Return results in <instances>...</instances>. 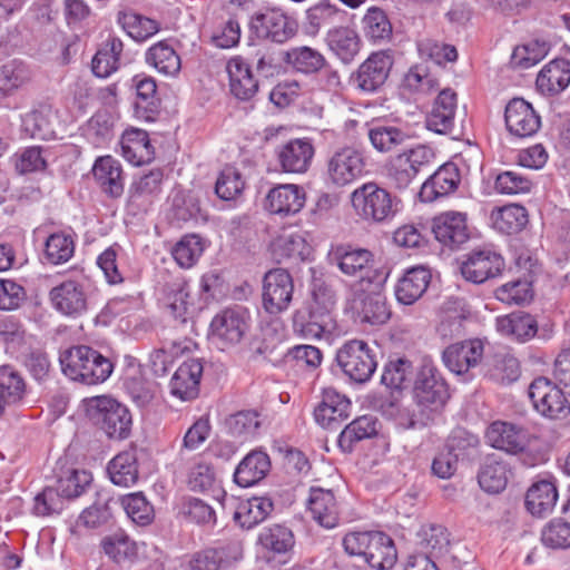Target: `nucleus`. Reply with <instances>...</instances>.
I'll use <instances>...</instances> for the list:
<instances>
[{
  "mask_svg": "<svg viewBox=\"0 0 570 570\" xmlns=\"http://www.w3.org/2000/svg\"><path fill=\"white\" fill-rule=\"evenodd\" d=\"M509 474L507 462L495 455H489L479 471L478 481L485 492L499 493L505 489Z\"/></svg>",
  "mask_w": 570,
  "mask_h": 570,
  "instance_id": "nucleus-38",
  "label": "nucleus"
},
{
  "mask_svg": "<svg viewBox=\"0 0 570 570\" xmlns=\"http://www.w3.org/2000/svg\"><path fill=\"white\" fill-rule=\"evenodd\" d=\"M484 353L483 342L479 338L458 342L448 346L442 354L445 366L456 375L468 373L478 366Z\"/></svg>",
  "mask_w": 570,
  "mask_h": 570,
  "instance_id": "nucleus-16",
  "label": "nucleus"
},
{
  "mask_svg": "<svg viewBox=\"0 0 570 570\" xmlns=\"http://www.w3.org/2000/svg\"><path fill=\"white\" fill-rule=\"evenodd\" d=\"M145 61L157 72L166 77H176L181 69V60L176 50L166 41L161 40L145 53Z\"/></svg>",
  "mask_w": 570,
  "mask_h": 570,
  "instance_id": "nucleus-36",
  "label": "nucleus"
},
{
  "mask_svg": "<svg viewBox=\"0 0 570 570\" xmlns=\"http://www.w3.org/2000/svg\"><path fill=\"white\" fill-rule=\"evenodd\" d=\"M456 94L443 89L435 98L431 111L425 119V127L439 135H448L454 127Z\"/></svg>",
  "mask_w": 570,
  "mask_h": 570,
  "instance_id": "nucleus-23",
  "label": "nucleus"
},
{
  "mask_svg": "<svg viewBox=\"0 0 570 570\" xmlns=\"http://www.w3.org/2000/svg\"><path fill=\"white\" fill-rule=\"evenodd\" d=\"M351 401L334 389H325L314 410L315 421L324 429L336 430L351 414Z\"/></svg>",
  "mask_w": 570,
  "mask_h": 570,
  "instance_id": "nucleus-19",
  "label": "nucleus"
},
{
  "mask_svg": "<svg viewBox=\"0 0 570 570\" xmlns=\"http://www.w3.org/2000/svg\"><path fill=\"white\" fill-rule=\"evenodd\" d=\"M485 439L492 448L511 454L523 452L529 444V433L524 428L503 421L491 423Z\"/></svg>",
  "mask_w": 570,
  "mask_h": 570,
  "instance_id": "nucleus-18",
  "label": "nucleus"
},
{
  "mask_svg": "<svg viewBox=\"0 0 570 570\" xmlns=\"http://www.w3.org/2000/svg\"><path fill=\"white\" fill-rule=\"evenodd\" d=\"M377 434V419L372 415H363L352 421L341 432L338 445L342 450L351 452L354 443L373 438Z\"/></svg>",
  "mask_w": 570,
  "mask_h": 570,
  "instance_id": "nucleus-48",
  "label": "nucleus"
},
{
  "mask_svg": "<svg viewBox=\"0 0 570 570\" xmlns=\"http://www.w3.org/2000/svg\"><path fill=\"white\" fill-rule=\"evenodd\" d=\"M336 362L355 383L367 382L377 366L375 350L363 340L345 342L336 352Z\"/></svg>",
  "mask_w": 570,
  "mask_h": 570,
  "instance_id": "nucleus-6",
  "label": "nucleus"
},
{
  "mask_svg": "<svg viewBox=\"0 0 570 570\" xmlns=\"http://www.w3.org/2000/svg\"><path fill=\"white\" fill-rule=\"evenodd\" d=\"M269 470L268 454L261 450H253L237 465L234 481L242 488H248L262 481Z\"/></svg>",
  "mask_w": 570,
  "mask_h": 570,
  "instance_id": "nucleus-32",
  "label": "nucleus"
},
{
  "mask_svg": "<svg viewBox=\"0 0 570 570\" xmlns=\"http://www.w3.org/2000/svg\"><path fill=\"white\" fill-rule=\"evenodd\" d=\"M331 259L347 276L363 273L373 263V254L365 248L338 245L331 253Z\"/></svg>",
  "mask_w": 570,
  "mask_h": 570,
  "instance_id": "nucleus-34",
  "label": "nucleus"
},
{
  "mask_svg": "<svg viewBox=\"0 0 570 570\" xmlns=\"http://www.w3.org/2000/svg\"><path fill=\"white\" fill-rule=\"evenodd\" d=\"M242 558L238 542H228L219 548H208L196 552L190 560L191 570H226Z\"/></svg>",
  "mask_w": 570,
  "mask_h": 570,
  "instance_id": "nucleus-25",
  "label": "nucleus"
},
{
  "mask_svg": "<svg viewBox=\"0 0 570 570\" xmlns=\"http://www.w3.org/2000/svg\"><path fill=\"white\" fill-rule=\"evenodd\" d=\"M557 500L558 492L554 484L549 481H540L528 490L525 505L531 514L542 517L552 511Z\"/></svg>",
  "mask_w": 570,
  "mask_h": 570,
  "instance_id": "nucleus-43",
  "label": "nucleus"
},
{
  "mask_svg": "<svg viewBox=\"0 0 570 570\" xmlns=\"http://www.w3.org/2000/svg\"><path fill=\"white\" fill-rule=\"evenodd\" d=\"M204 252V244L199 236L191 234L184 236L173 248V257L183 268L196 264Z\"/></svg>",
  "mask_w": 570,
  "mask_h": 570,
  "instance_id": "nucleus-63",
  "label": "nucleus"
},
{
  "mask_svg": "<svg viewBox=\"0 0 570 570\" xmlns=\"http://www.w3.org/2000/svg\"><path fill=\"white\" fill-rule=\"evenodd\" d=\"M120 145L124 158L135 166L148 164L155 158V149L146 130L127 129L122 134Z\"/></svg>",
  "mask_w": 570,
  "mask_h": 570,
  "instance_id": "nucleus-30",
  "label": "nucleus"
},
{
  "mask_svg": "<svg viewBox=\"0 0 570 570\" xmlns=\"http://www.w3.org/2000/svg\"><path fill=\"white\" fill-rule=\"evenodd\" d=\"M570 83V61L563 58L547 63L537 77V88L544 95H557Z\"/></svg>",
  "mask_w": 570,
  "mask_h": 570,
  "instance_id": "nucleus-33",
  "label": "nucleus"
},
{
  "mask_svg": "<svg viewBox=\"0 0 570 570\" xmlns=\"http://www.w3.org/2000/svg\"><path fill=\"white\" fill-rule=\"evenodd\" d=\"M245 188V179L242 173L233 167H224L215 184V193L223 200H235Z\"/></svg>",
  "mask_w": 570,
  "mask_h": 570,
  "instance_id": "nucleus-61",
  "label": "nucleus"
},
{
  "mask_svg": "<svg viewBox=\"0 0 570 570\" xmlns=\"http://www.w3.org/2000/svg\"><path fill=\"white\" fill-rule=\"evenodd\" d=\"M460 436L453 434L432 461V473L440 479H450L458 469Z\"/></svg>",
  "mask_w": 570,
  "mask_h": 570,
  "instance_id": "nucleus-57",
  "label": "nucleus"
},
{
  "mask_svg": "<svg viewBox=\"0 0 570 570\" xmlns=\"http://www.w3.org/2000/svg\"><path fill=\"white\" fill-rule=\"evenodd\" d=\"M26 384L22 376L10 365L0 367V397L7 403L16 404L22 400Z\"/></svg>",
  "mask_w": 570,
  "mask_h": 570,
  "instance_id": "nucleus-62",
  "label": "nucleus"
},
{
  "mask_svg": "<svg viewBox=\"0 0 570 570\" xmlns=\"http://www.w3.org/2000/svg\"><path fill=\"white\" fill-rule=\"evenodd\" d=\"M413 393L422 417L410 420L407 426L411 429L425 426L443 409L450 396L445 380L430 362H424L417 371Z\"/></svg>",
  "mask_w": 570,
  "mask_h": 570,
  "instance_id": "nucleus-1",
  "label": "nucleus"
},
{
  "mask_svg": "<svg viewBox=\"0 0 570 570\" xmlns=\"http://www.w3.org/2000/svg\"><path fill=\"white\" fill-rule=\"evenodd\" d=\"M365 169L363 153L352 146L335 149L326 159V181L344 187L358 179Z\"/></svg>",
  "mask_w": 570,
  "mask_h": 570,
  "instance_id": "nucleus-8",
  "label": "nucleus"
},
{
  "mask_svg": "<svg viewBox=\"0 0 570 570\" xmlns=\"http://www.w3.org/2000/svg\"><path fill=\"white\" fill-rule=\"evenodd\" d=\"M91 481L92 475L86 470H68L59 476L55 489L65 501L81 495Z\"/></svg>",
  "mask_w": 570,
  "mask_h": 570,
  "instance_id": "nucleus-59",
  "label": "nucleus"
},
{
  "mask_svg": "<svg viewBox=\"0 0 570 570\" xmlns=\"http://www.w3.org/2000/svg\"><path fill=\"white\" fill-rule=\"evenodd\" d=\"M164 173L161 169H151L135 180L129 189L131 202L142 205L150 204L161 191Z\"/></svg>",
  "mask_w": 570,
  "mask_h": 570,
  "instance_id": "nucleus-55",
  "label": "nucleus"
},
{
  "mask_svg": "<svg viewBox=\"0 0 570 570\" xmlns=\"http://www.w3.org/2000/svg\"><path fill=\"white\" fill-rule=\"evenodd\" d=\"M352 309L363 324L383 325L391 317L385 297L380 293L356 292L352 299Z\"/></svg>",
  "mask_w": 570,
  "mask_h": 570,
  "instance_id": "nucleus-27",
  "label": "nucleus"
},
{
  "mask_svg": "<svg viewBox=\"0 0 570 570\" xmlns=\"http://www.w3.org/2000/svg\"><path fill=\"white\" fill-rule=\"evenodd\" d=\"M504 120L509 132L519 138L532 137L541 127L540 115L523 98H513L508 102Z\"/></svg>",
  "mask_w": 570,
  "mask_h": 570,
  "instance_id": "nucleus-13",
  "label": "nucleus"
},
{
  "mask_svg": "<svg viewBox=\"0 0 570 570\" xmlns=\"http://www.w3.org/2000/svg\"><path fill=\"white\" fill-rule=\"evenodd\" d=\"M528 395L533 409L543 417L560 420L570 414V402L564 392L544 376H539L531 382Z\"/></svg>",
  "mask_w": 570,
  "mask_h": 570,
  "instance_id": "nucleus-7",
  "label": "nucleus"
},
{
  "mask_svg": "<svg viewBox=\"0 0 570 570\" xmlns=\"http://www.w3.org/2000/svg\"><path fill=\"white\" fill-rule=\"evenodd\" d=\"M431 282V273L423 266L407 269L395 285V297L403 305H412L426 291Z\"/></svg>",
  "mask_w": 570,
  "mask_h": 570,
  "instance_id": "nucleus-31",
  "label": "nucleus"
},
{
  "mask_svg": "<svg viewBox=\"0 0 570 570\" xmlns=\"http://www.w3.org/2000/svg\"><path fill=\"white\" fill-rule=\"evenodd\" d=\"M226 71L229 78V91L236 99L249 101L257 95L258 80L243 57H232L227 61Z\"/></svg>",
  "mask_w": 570,
  "mask_h": 570,
  "instance_id": "nucleus-21",
  "label": "nucleus"
},
{
  "mask_svg": "<svg viewBox=\"0 0 570 570\" xmlns=\"http://www.w3.org/2000/svg\"><path fill=\"white\" fill-rule=\"evenodd\" d=\"M111 482L119 487L134 485L139 475L137 449H129L119 452L109 463L107 468Z\"/></svg>",
  "mask_w": 570,
  "mask_h": 570,
  "instance_id": "nucleus-35",
  "label": "nucleus"
},
{
  "mask_svg": "<svg viewBox=\"0 0 570 570\" xmlns=\"http://www.w3.org/2000/svg\"><path fill=\"white\" fill-rule=\"evenodd\" d=\"M392 58L383 52L372 53L357 69L353 81L364 92L377 91L386 81L391 68Z\"/></svg>",
  "mask_w": 570,
  "mask_h": 570,
  "instance_id": "nucleus-17",
  "label": "nucleus"
},
{
  "mask_svg": "<svg viewBox=\"0 0 570 570\" xmlns=\"http://www.w3.org/2000/svg\"><path fill=\"white\" fill-rule=\"evenodd\" d=\"M434 149L428 145H416L391 158L387 177L397 189L410 186L416 175L434 163Z\"/></svg>",
  "mask_w": 570,
  "mask_h": 570,
  "instance_id": "nucleus-5",
  "label": "nucleus"
},
{
  "mask_svg": "<svg viewBox=\"0 0 570 570\" xmlns=\"http://www.w3.org/2000/svg\"><path fill=\"white\" fill-rule=\"evenodd\" d=\"M307 508L320 525L332 529L338 524V504L332 490L311 488Z\"/></svg>",
  "mask_w": 570,
  "mask_h": 570,
  "instance_id": "nucleus-29",
  "label": "nucleus"
},
{
  "mask_svg": "<svg viewBox=\"0 0 570 570\" xmlns=\"http://www.w3.org/2000/svg\"><path fill=\"white\" fill-rule=\"evenodd\" d=\"M75 237L65 230L48 236L45 244V257L52 265L67 263L75 254Z\"/></svg>",
  "mask_w": 570,
  "mask_h": 570,
  "instance_id": "nucleus-54",
  "label": "nucleus"
},
{
  "mask_svg": "<svg viewBox=\"0 0 570 570\" xmlns=\"http://www.w3.org/2000/svg\"><path fill=\"white\" fill-rule=\"evenodd\" d=\"M273 508L271 499L254 497L238 505L234 518L242 528L252 529L263 522L271 514Z\"/></svg>",
  "mask_w": 570,
  "mask_h": 570,
  "instance_id": "nucleus-46",
  "label": "nucleus"
},
{
  "mask_svg": "<svg viewBox=\"0 0 570 570\" xmlns=\"http://www.w3.org/2000/svg\"><path fill=\"white\" fill-rule=\"evenodd\" d=\"M33 72L28 63L12 59L0 67V97L13 95L32 80Z\"/></svg>",
  "mask_w": 570,
  "mask_h": 570,
  "instance_id": "nucleus-37",
  "label": "nucleus"
},
{
  "mask_svg": "<svg viewBox=\"0 0 570 570\" xmlns=\"http://www.w3.org/2000/svg\"><path fill=\"white\" fill-rule=\"evenodd\" d=\"M49 298L59 313L78 317L87 311V293L85 285L75 279H67L51 288Z\"/></svg>",
  "mask_w": 570,
  "mask_h": 570,
  "instance_id": "nucleus-14",
  "label": "nucleus"
},
{
  "mask_svg": "<svg viewBox=\"0 0 570 570\" xmlns=\"http://www.w3.org/2000/svg\"><path fill=\"white\" fill-rule=\"evenodd\" d=\"M504 268L503 257L491 249H479L468 254L461 264L462 276L474 284H482L501 274Z\"/></svg>",
  "mask_w": 570,
  "mask_h": 570,
  "instance_id": "nucleus-12",
  "label": "nucleus"
},
{
  "mask_svg": "<svg viewBox=\"0 0 570 570\" xmlns=\"http://www.w3.org/2000/svg\"><path fill=\"white\" fill-rule=\"evenodd\" d=\"M62 372L72 381L88 385L105 382L114 371L110 358L87 346H72L60 355Z\"/></svg>",
  "mask_w": 570,
  "mask_h": 570,
  "instance_id": "nucleus-2",
  "label": "nucleus"
},
{
  "mask_svg": "<svg viewBox=\"0 0 570 570\" xmlns=\"http://www.w3.org/2000/svg\"><path fill=\"white\" fill-rule=\"evenodd\" d=\"M294 293V282L284 268L269 269L263 278L262 303L271 315L283 313L289 307Z\"/></svg>",
  "mask_w": 570,
  "mask_h": 570,
  "instance_id": "nucleus-9",
  "label": "nucleus"
},
{
  "mask_svg": "<svg viewBox=\"0 0 570 570\" xmlns=\"http://www.w3.org/2000/svg\"><path fill=\"white\" fill-rule=\"evenodd\" d=\"M497 330L515 342H527L538 331L537 321L529 314H511L497 318Z\"/></svg>",
  "mask_w": 570,
  "mask_h": 570,
  "instance_id": "nucleus-39",
  "label": "nucleus"
},
{
  "mask_svg": "<svg viewBox=\"0 0 570 570\" xmlns=\"http://www.w3.org/2000/svg\"><path fill=\"white\" fill-rule=\"evenodd\" d=\"M87 414L109 439L125 440L130 435L132 419L129 410L109 396H95L87 401Z\"/></svg>",
  "mask_w": 570,
  "mask_h": 570,
  "instance_id": "nucleus-3",
  "label": "nucleus"
},
{
  "mask_svg": "<svg viewBox=\"0 0 570 570\" xmlns=\"http://www.w3.org/2000/svg\"><path fill=\"white\" fill-rule=\"evenodd\" d=\"M488 375L494 382L507 385L515 382L520 376V364L517 357L507 353L493 356Z\"/></svg>",
  "mask_w": 570,
  "mask_h": 570,
  "instance_id": "nucleus-60",
  "label": "nucleus"
},
{
  "mask_svg": "<svg viewBox=\"0 0 570 570\" xmlns=\"http://www.w3.org/2000/svg\"><path fill=\"white\" fill-rule=\"evenodd\" d=\"M371 145L379 153H390L402 146L410 136L396 126L376 125L367 131Z\"/></svg>",
  "mask_w": 570,
  "mask_h": 570,
  "instance_id": "nucleus-53",
  "label": "nucleus"
},
{
  "mask_svg": "<svg viewBox=\"0 0 570 570\" xmlns=\"http://www.w3.org/2000/svg\"><path fill=\"white\" fill-rule=\"evenodd\" d=\"M200 215L199 198L189 190L177 189L171 195L170 216L177 223L197 219Z\"/></svg>",
  "mask_w": 570,
  "mask_h": 570,
  "instance_id": "nucleus-58",
  "label": "nucleus"
},
{
  "mask_svg": "<svg viewBox=\"0 0 570 570\" xmlns=\"http://www.w3.org/2000/svg\"><path fill=\"white\" fill-rule=\"evenodd\" d=\"M365 36L376 41L390 39L392 36V24L386 13L380 8H371L363 18Z\"/></svg>",
  "mask_w": 570,
  "mask_h": 570,
  "instance_id": "nucleus-64",
  "label": "nucleus"
},
{
  "mask_svg": "<svg viewBox=\"0 0 570 570\" xmlns=\"http://www.w3.org/2000/svg\"><path fill=\"white\" fill-rule=\"evenodd\" d=\"M493 227L503 234H515L527 225L528 214L523 206L511 204L492 210Z\"/></svg>",
  "mask_w": 570,
  "mask_h": 570,
  "instance_id": "nucleus-47",
  "label": "nucleus"
},
{
  "mask_svg": "<svg viewBox=\"0 0 570 570\" xmlns=\"http://www.w3.org/2000/svg\"><path fill=\"white\" fill-rule=\"evenodd\" d=\"M435 238L444 246L454 248L469 239L466 214L445 212L436 216L432 223Z\"/></svg>",
  "mask_w": 570,
  "mask_h": 570,
  "instance_id": "nucleus-20",
  "label": "nucleus"
},
{
  "mask_svg": "<svg viewBox=\"0 0 570 570\" xmlns=\"http://www.w3.org/2000/svg\"><path fill=\"white\" fill-rule=\"evenodd\" d=\"M315 154L307 138H294L275 149L277 164L284 173L304 174L308 170Z\"/></svg>",
  "mask_w": 570,
  "mask_h": 570,
  "instance_id": "nucleus-15",
  "label": "nucleus"
},
{
  "mask_svg": "<svg viewBox=\"0 0 570 570\" xmlns=\"http://www.w3.org/2000/svg\"><path fill=\"white\" fill-rule=\"evenodd\" d=\"M272 252L278 262L287 258L305 259L309 245L298 233H283L272 243Z\"/></svg>",
  "mask_w": 570,
  "mask_h": 570,
  "instance_id": "nucleus-52",
  "label": "nucleus"
},
{
  "mask_svg": "<svg viewBox=\"0 0 570 570\" xmlns=\"http://www.w3.org/2000/svg\"><path fill=\"white\" fill-rule=\"evenodd\" d=\"M414 373L415 368L410 358L392 357L384 366L381 382L392 390H402L412 382Z\"/></svg>",
  "mask_w": 570,
  "mask_h": 570,
  "instance_id": "nucleus-50",
  "label": "nucleus"
},
{
  "mask_svg": "<svg viewBox=\"0 0 570 570\" xmlns=\"http://www.w3.org/2000/svg\"><path fill=\"white\" fill-rule=\"evenodd\" d=\"M284 60L296 71L314 73L325 65V58L317 50L309 47H297L284 52Z\"/></svg>",
  "mask_w": 570,
  "mask_h": 570,
  "instance_id": "nucleus-56",
  "label": "nucleus"
},
{
  "mask_svg": "<svg viewBox=\"0 0 570 570\" xmlns=\"http://www.w3.org/2000/svg\"><path fill=\"white\" fill-rule=\"evenodd\" d=\"M364 559L373 569H392L397 560V552L392 538L383 532L376 531Z\"/></svg>",
  "mask_w": 570,
  "mask_h": 570,
  "instance_id": "nucleus-41",
  "label": "nucleus"
},
{
  "mask_svg": "<svg viewBox=\"0 0 570 570\" xmlns=\"http://www.w3.org/2000/svg\"><path fill=\"white\" fill-rule=\"evenodd\" d=\"M245 308L236 306L218 313L210 323L212 337L222 348L238 344L249 328Z\"/></svg>",
  "mask_w": 570,
  "mask_h": 570,
  "instance_id": "nucleus-11",
  "label": "nucleus"
},
{
  "mask_svg": "<svg viewBox=\"0 0 570 570\" xmlns=\"http://www.w3.org/2000/svg\"><path fill=\"white\" fill-rule=\"evenodd\" d=\"M250 30L258 38L284 43L297 32V22L279 9H267L250 20Z\"/></svg>",
  "mask_w": 570,
  "mask_h": 570,
  "instance_id": "nucleus-10",
  "label": "nucleus"
},
{
  "mask_svg": "<svg viewBox=\"0 0 570 570\" xmlns=\"http://www.w3.org/2000/svg\"><path fill=\"white\" fill-rule=\"evenodd\" d=\"M203 371L200 360L190 358L185 361L171 377L170 393L183 401L196 399L199 394Z\"/></svg>",
  "mask_w": 570,
  "mask_h": 570,
  "instance_id": "nucleus-24",
  "label": "nucleus"
},
{
  "mask_svg": "<svg viewBox=\"0 0 570 570\" xmlns=\"http://www.w3.org/2000/svg\"><path fill=\"white\" fill-rule=\"evenodd\" d=\"M52 114L50 106H38L22 117V130L30 138L50 139L55 135L51 121Z\"/></svg>",
  "mask_w": 570,
  "mask_h": 570,
  "instance_id": "nucleus-45",
  "label": "nucleus"
},
{
  "mask_svg": "<svg viewBox=\"0 0 570 570\" xmlns=\"http://www.w3.org/2000/svg\"><path fill=\"white\" fill-rule=\"evenodd\" d=\"M330 49L345 63L351 62L360 50L357 35L350 28H334L326 37Z\"/></svg>",
  "mask_w": 570,
  "mask_h": 570,
  "instance_id": "nucleus-51",
  "label": "nucleus"
},
{
  "mask_svg": "<svg viewBox=\"0 0 570 570\" xmlns=\"http://www.w3.org/2000/svg\"><path fill=\"white\" fill-rule=\"evenodd\" d=\"M137 99L135 109L137 117L154 121L160 111V99L157 97V85L154 78L144 77L136 83Z\"/></svg>",
  "mask_w": 570,
  "mask_h": 570,
  "instance_id": "nucleus-42",
  "label": "nucleus"
},
{
  "mask_svg": "<svg viewBox=\"0 0 570 570\" xmlns=\"http://www.w3.org/2000/svg\"><path fill=\"white\" fill-rule=\"evenodd\" d=\"M92 174L100 189L111 198L124 193V177L120 163L111 156L99 157L92 167Z\"/></svg>",
  "mask_w": 570,
  "mask_h": 570,
  "instance_id": "nucleus-28",
  "label": "nucleus"
},
{
  "mask_svg": "<svg viewBox=\"0 0 570 570\" xmlns=\"http://www.w3.org/2000/svg\"><path fill=\"white\" fill-rule=\"evenodd\" d=\"M196 343L190 338L173 341L169 347L155 350L149 355V367L156 376H165L174 363V357L185 352H190Z\"/></svg>",
  "mask_w": 570,
  "mask_h": 570,
  "instance_id": "nucleus-49",
  "label": "nucleus"
},
{
  "mask_svg": "<svg viewBox=\"0 0 570 570\" xmlns=\"http://www.w3.org/2000/svg\"><path fill=\"white\" fill-rule=\"evenodd\" d=\"M117 22L130 38L138 42L146 41L160 30V23L157 20L132 10L119 11Z\"/></svg>",
  "mask_w": 570,
  "mask_h": 570,
  "instance_id": "nucleus-40",
  "label": "nucleus"
},
{
  "mask_svg": "<svg viewBox=\"0 0 570 570\" xmlns=\"http://www.w3.org/2000/svg\"><path fill=\"white\" fill-rule=\"evenodd\" d=\"M352 206L362 219L384 223L395 216L400 200L375 183H366L351 194Z\"/></svg>",
  "mask_w": 570,
  "mask_h": 570,
  "instance_id": "nucleus-4",
  "label": "nucleus"
},
{
  "mask_svg": "<svg viewBox=\"0 0 570 570\" xmlns=\"http://www.w3.org/2000/svg\"><path fill=\"white\" fill-rule=\"evenodd\" d=\"M122 50V41L117 37H110L92 58V72L99 78L109 77L119 68Z\"/></svg>",
  "mask_w": 570,
  "mask_h": 570,
  "instance_id": "nucleus-44",
  "label": "nucleus"
},
{
  "mask_svg": "<svg viewBox=\"0 0 570 570\" xmlns=\"http://www.w3.org/2000/svg\"><path fill=\"white\" fill-rule=\"evenodd\" d=\"M305 204V191L294 184L278 185L272 188L265 207L272 214L289 216L298 213Z\"/></svg>",
  "mask_w": 570,
  "mask_h": 570,
  "instance_id": "nucleus-26",
  "label": "nucleus"
},
{
  "mask_svg": "<svg viewBox=\"0 0 570 570\" xmlns=\"http://www.w3.org/2000/svg\"><path fill=\"white\" fill-rule=\"evenodd\" d=\"M460 181V170L456 165L446 163L423 183L419 194L420 198L422 202L432 203L440 197L454 193Z\"/></svg>",
  "mask_w": 570,
  "mask_h": 570,
  "instance_id": "nucleus-22",
  "label": "nucleus"
}]
</instances>
